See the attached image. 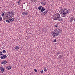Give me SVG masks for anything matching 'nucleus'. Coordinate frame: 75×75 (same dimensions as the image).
I'll return each instance as SVG.
<instances>
[{
	"mask_svg": "<svg viewBox=\"0 0 75 75\" xmlns=\"http://www.w3.org/2000/svg\"><path fill=\"white\" fill-rule=\"evenodd\" d=\"M53 19L54 20H58V21H62V20H63L62 18L61 17L59 13H57L54 15L53 16Z\"/></svg>",
	"mask_w": 75,
	"mask_h": 75,
	"instance_id": "f257e3e1",
	"label": "nucleus"
},
{
	"mask_svg": "<svg viewBox=\"0 0 75 75\" xmlns=\"http://www.w3.org/2000/svg\"><path fill=\"white\" fill-rule=\"evenodd\" d=\"M68 14V10L66 9H64L61 11V15L62 17H65Z\"/></svg>",
	"mask_w": 75,
	"mask_h": 75,
	"instance_id": "f03ea898",
	"label": "nucleus"
},
{
	"mask_svg": "<svg viewBox=\"0 0 75 75\" xmlns=\"http://www.w3.org/2000/svg\"><path fill=\"white\" fill-rule=\"evenodd\" d=\"M13 13L9 12L7 14L6 16H5L4 17L6 19L7 18H9L11 17V16H13Z\"/></svg>",
	"mask_w": 75,
	"mask_h": 75,
	"instance_id": "7ed1b4c3",
	"label": "nucleus"
},
{
	"mask_svg": "<svg viewBox=\"0 0 75 75\" xmlns=\"http://www.w3.org/2000/svg\"><path fill=\"white\" fill-rule=\"evenodd\" d=\"M59 35V34L58 33H55L54 32H53L52 33V36L53 37H57V36Z\"/></svg>",
	"mask_w": 75,
	"mask_h": 75,
	"instance_id": "20e7f679",
	"label": "nucleus"
},
{
	"mask_svg": "<svg viewBox=\"0 0 75 75\" xmlns=\"http://www.w3.org/2000/svg\"><path fill=\"white\" fill-rule=\"evenodd\" d=\"M74 18H75V17L74 16H72L70 18H69V21L70 22H71V23H72V21H74Z\"/></svg>",
	"mask_w": 75,
	"mask_h": 75,
	"instance_id": "39448f33",
	"label": "nucleus"
},
{
	"mask_svg": "<svg viewBox=\"0 0 75 75\" xmlns=\"http://www.w3.org/2000/svg\"><path fill=\"white\" fill-rule=\"evenodd\" d=\"M22 14H23V15H24V16H25L28 14V12H27V11H24L22 12Z\"/></svg>",
	"mask_w": 75,
	"mask_h": 75,
	"instance_id": "423d86ee",
	"label": "nucleus"
},
{
	"mask_svg": "<svg viewBox=\"0 0 75 75\" xmlns=\"http://www.w3.org/2000/svg\"><path fill=\"white\" fill-rule=\"evenodd\" d=\"M61 30H60L59 29L57 28L56 29V33H61Z\"/></svg>",
	"mask_w": 75,
	"mask_h": 75,
	"instance_id": "0eeeda50",
	"label": "nucleus"
},
{
	"mask_svg": "<svg viewBox=\"0 0 75 75\" xmlns=\"http://www.w3.org/2000/svg\"><path fill=\"white\" fill-rule=\"evenodd\" d=\"M7 56L6 55H4L1 56L0 58H1V59H5V58H7Z\"/></svg>",
	"mask_w": 75,
	"mask_h": 75,
	"instance_id": "6e6552de",
	"label": "nucleus"
},
{
	"mask_svg": "<svg viewBox=\"0 0 75 75\" xmlns=\"http://www.w3.org/2000/svg\"><path fill=\"white\" fill-rule=\"evenodd\" d=\"M20 48V47L19 46H17L15 48V49L16 50H19Z\"/></svg>",
	"mask_w": 75,
	"mask_h": 75,
	"instance_id": "1a4fd4ad",
	"label": "nucleus"
},
{
	"mask_svg": "<svg viewBox=\"0 0 75 75\" xmlns=\"http://www.w3.org/2000/svg\"><path fill=\"white\" fill-rule=\"evenodd\" d=\"M7 61L5 60L4 61H3V62H1V64H3L4 65L6 64H7Z\"/></svg>",
	"mask_w": 75,
	"mask_h": 75,
	"instance_id": "9d476101",
	"label": "nucleus"
},
{
	"mask_svg": "<svg viewBox=\"0 0 75 75\" xmlns=\"http://www.w3.org/2000/svg\"><path fill=\"white\" fill-rule=\"evenodd\" d=\"M7 69L8 70H9L10 69H11V66H8L7 67H6Z\"/></svg>",
	"mask_w": 75,
	"mask_h": 75,
	"instance_id": "9b49d317",
	"label": "nucleus"
},
{
	"mask_svg": "<svg viewBox=\"0 0 75 75\" xmlns=\"http://www.w3.org/2000/svg\"><path fill=\"white\" fill-rule=\"evenodd\" d=\"M9 20H10V21H11V22H12L14 21V18L12 17L10 18Z\"/></svg>",
	"mask_w": 75,
	"mask_h": 75,
	"instance_id": "f8f14e48",
	"label": "nucleus"
},
{
	"mask_svg": "<svg viewBox=\"0 0 75 75\" xmlns=\"http://www.w3.org/2000/svg\"><path fill=\"white\" fill-rule=\"evenodd\" d=\"M41 4L42 5H45L46 4V2L45 1H42L41 3Z\"/></svg>",
	"mask_w": 75,
	"mask_h": 75,
	"instance_id": "ddd939ff",
	"label": "nucleus"
},
{
	"mask_svg": "<svg viewBox=\"0 0 75 75\" xmlns=\"http://www.w3.org/2000/svg\"><path fill=\"white\" fill-rule=\"evenodd\" d=\"M1 71H2V72H4V68H3V67H1Z\"/></svg>",
	"mask_w": 75,
	"mask_h": 75,
	"instance_id": "4468645a",
	"label": "nucleus"
},
{
	"mask_svg": "<svg viewBox=\"0 0 75 75\" xmlns=\"http://www.w3.org/2000/svg\"><path fill=\"white\" fill-rule=\"evenodd\" d=\"M59 58H63V55L62 54H61L60 56H59Z\"/></svg>",
	"mask_w": 75,
	"mask_h": 75,
	"instance_id": "2eb2a0df",
	"label": "nucleus"
},
{
	"mask_svg": "<svg viewBox=\"0 0 75 75\" xmlns=\"http://www.w3.org/2000/svg\"><path fill=\"white\" fill-rule=\"evenodd\" d=\"M45 9L44 8H42L41 10V12H43L44 11H45Z\"/></svg>",
	"mask_w": 75,
	"mask_h": 75,
	"instance_id": "dca6fc26",
	"label": "nucleus"
},
{
	"mask_svg": "<svg viewBox=\"0 0 75 75\" xmlns=\"http://www.w3.org/2000/svg\"><path fill=\"white\" fill-rule=\"evenodd\" d=\"M47 13H48V11H45L43 13V14L45 15V14H46Z\"/></svg>",
	"mask_w": 75,
	"mask_h": 75,
	"instance_id": "f3484780",
	"label": "nucleus"
},
{
	"mask_svg": "<svg viewBox=\"0 0 75 75\" xmlns=\"http://www.w3.org/2000/svg\"><path fill=\"white\" fill-rule=\"evenodd\" d=\"M6 22L7 23H10V19L8 20H6Z\"/></svg>",
	"mask_w": 75,
	"mask_h": 75,
	"instance_id": "a211bd4d",
	"label": "nucleus"
},
{
	"mask_svg": "<svg viewBox=\"0 0 75 75\" xmlns=\"http://www.w3.org/2000/svg\"><path fill=\"white\" fill-rule=\"evenodd\" d=\"M42 8V6H39L38 8V10H41V8Z\"/></svg>",
	"mask_w": 75,
	"mask_h": 75,
	"instance_id": "6ab92c4d",
	"label": "nucleus"
},
{
	"mask_svg": "<svg viewBox=\"0 0 75 75\" xmlns=\"http://www.w3.org/2000/svg\"><path fill=\"white\" fill-rule=\"evenodd\" d=\"M3 20V18L1 17H0V21H1Z\"/></svg>",
	"mask_w": 75,
	"mask_h": 75,
	"instance_id": "aec40b11",
	"label": "nucleus"
},
{
	"mask_svg": "<svg viewBox=\"0 0 75 75\" xmlns=\"http://www.w3.org/2000/svg\"><path fill=\"white\" fill-rule=\"evenodd\" d=\"M0 54H1V55H3V52L2 51L0 52Z\"/></svg>",
	"mask_w": 75,
	"mask_h": 75,
	"instance_id": "412c9836",
	"label": "nucleus"
},
{
	"mask_svg": "<svg viewBox=\"0 0 75 75\" xmlns=\"http://www.w3.org/2000/svg\"><path fill=\"white\" fill-rule=\"evenodd\" d=\"M2 52L3 53H6V51L4 50L2 51Z\"/></svg>",
	"mask_w": 75,
	"mask_h": 75,
	"instance_id": "4be33fe9",
	"label": "nucleus"
},
{
	"mask_svg": "<svg viewBox=\"0 0 75 75\" xmlns=\"http://www.w3.org/2000/svg\"><path fill=\"white\" fill-rule=\"evenodd\" d=\"M34 71H35V72H37V70H36V69H34Z\"/></svg>",
	"mask_w": 75,
	"mask_h": 75,
	"instance_id": "5701e85b",
	"label": "nucleus"
},
{
	"mask_svg": "<svg viewBox=\"0 0 75 75\" xmlns=\"http://www.w3.org/2000/svg\"><path fill=\"white\" fill-rule=\"evenodd\" d=\"M4 13H3L1 14L2 16H4Z\"/></svg>",
	"mask_w": 75,
	"mask_h": 75,
	"instance_id": "b1692460",
	"label": "nucleus"
},
{
	"mask_svg": "<svg viewBox=\"0 0 75 75\" xmlns=\"http://www.w3.org/2000/svg\"><path fill=\"white\" fill-rule=\"evenodd\" d=\"M44 71L45 72H46V71H47V69L45 68L44 69Z\"/></svg>",
	"mask_w": 75,
	"mask_h": 75,
	"instance_id": "393cba45",
	"label": "nucleus"
},
{
	"mask_svg": "<svg viewBox=\"0 0 75 75\" xmlns=\"http://www.w3.org/2000/svg\"><path fill=\"white\" fill-rule=\"evenodd\" d=\"M53 42H56V39H54V40H53Z\"/></svg>",
	"mask_w": 75,
	"mask_h": 75,
	"instance_id": "a878e982",
	"label": "nucleus"
},
{
	"mask_svg": "<svg viewBox=\"0 0 75 75\" xmlns=\"http://www.w3.org/2000/svg\"><path fill=\"white\" fill-rule=\"evenodd\" d=\"M43 72L44 71H43V70H42L40 71L41 73H43Z\"/></svg>",
	"mask_w": 75,
	"mask_h": 75,
	"instance_id": "bb28decb",
	"label": "nucleus"
},
{
	"mask_svg": "<svg viewBox=\"0 0 75 75\" xmlns=\"http://www.w3.org/2000/svg\"><path fill=\"white\" fill-rule=\"evenodd\" d=\"M55 27H58V25L57 24L55 25Z\"/></svg>",
	"mask_w": 75,
	"mask_h": 75,
	"instance_id": "cd10ccee",
	"label": "nucleus"
},
{
	"mask_svg": "<svg viewBox=\"0 0 75 75\" xmlns=\"http://www.w3.org/2000/svg\"><path fill=\"white\" fill-rule=\"evenodd\" d=\"M57 54H60V52H58Z\"/></svg>",
	"mask_w": 75,
	"mask_h": 75,
	"instance_id": "c85d7f7f",
	"label": "nucleus"
},
{
	"mask_svg": "<svg viewBox=\"0 0 75 75\" xmlns=\"http://www.w3.org/2000/svg\"><path fill=\"white\" fill-rule=\"evenodd\" d=\"M34 2H35V1H36V0H32Z\"/></svg>",
	"mask_w": 75,
	"mask_h": 75,
	"instance_id": "c756f323",
	"label": "nucleus"
},
{
	"mask_svg": "<svg viewBox=\"0 0 75 75\" xmlns=\"http://www.w3.org/2000/svg\"><path fill=\"white\" fill-rule=\"evenodd\" d=\"M18 2H19V3H20V2H21V0H19Z\"/></svg>",
	"mask_w": 75,
	"mask_h": 75,
	"instance_id": "7c9ffc66",
	"label": "nucleus"
},
{
	"mask_svg": "<svg viewBox=\"0 0 75 75\" xmlns=\"http://www.w3.org/2000/svg\"><path fill=\"white\" fill-rule=\"evenodd\" d=\"M42 8H44V7H42Z\"/></svg>",
	"mask_w": 75,
	"mask_h": 75,
	"instance_id": "2f4dec72",
	"label": "nucleus"
},
{
	"mask_svg": "<svg viewBox=\"0 0 75 75\" xmlns=\"http://www.w3.org/2000/svg\"><path fill=\"white\" fill-rule=\"evenodd\" d=\"M20 2H18V4L19 5V4H20Z\"/></svg>",
	"mask_w": 75,
	"mask_h": 75,
	"instance_id": "473e14b6",
	"label": "nucleus"
},
{
	"mask_svg": "<svg viewBox=\"0 0 75 75\" xmlns=\"http://www.w3.org/2000/svg\"><path fill=\"white\" fill-rule=\"evenodd\" d=\"M74 22H75V18H74Z\"/></svg>",
	"mask_w": 75,
	"mask_h": 75,
	"instance_id": "72a5a7b5",
	"label": "nucleus"
},
{
	"mask_svg": "<svg viewBox=\"0 0 75 75\" xmlns=\"http://www.w3.org/2000/svg\"><path fill=\"white\" fill-rule=\"evenodd\" d=\"M4 75H6V74H4Z\"/></svg>",
	"mask_w": 75,
	"mask_h": 75,
	"instance_id": "f704fd0d",
	"label": "nucleus"
},
{
	"mask_svg": "<svg viewBox=\"0 0 75 75\" xmlns=\"http://www.w3.org/2000/svg\"><path fill=\"white\" fill-rule=\"evenodd\" d=\"M14 4H13V6H14Z\"/></svg>",
	"mask_w": 75,
	"mask_h": 75,
	"instance_id": "c9c22d12",
	"label": "nucleus"
},
{
	"mask_svg": "<svg viewBox=\"0 0 75 75\" xmlns=\"http://www.w3.org/2000/svg\"><path fill=\"white\" fill-rule=\"evenodd\" d=\"M30 0V1H32V0Z\"/></svg>",
	"mask_w": 75,
	"mask_h": 75,
	"instance_id": "e433bc0d",
	"label": "nucleus"
}]
</instances>
